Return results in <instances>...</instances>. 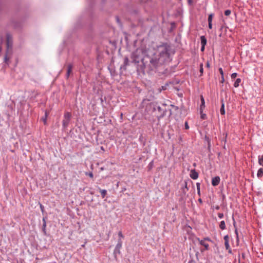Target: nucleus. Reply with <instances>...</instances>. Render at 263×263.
Segmentation results:
<instances>
[{
	"mask_svg": "<svg viewBox=\"0 0 263 263\" xmlns=\"http://www.w3.org/2000/svg\"><path fill=\"white\" fill-rule=\"evenodd\" d=\"M159 61L156 53L147 52L144 55L143 64H138L137 66L138 75H144L145 71L149 74L158 73L159 75H166L168 73V70L167 69H164V66H162Z\"/></svg>",
	"mask_w": 263,
	"mask_h": 263,
	"instance_id": "nucleus-1",
	"label": "nucleus"
},
{
	"mask_svg": "<svg viewBox=\"0 0 263 263\" xmlns=\"http://www.w3.org/2000/svg\"><path fill=\"white\" fill-rule=\"evenodd\" d=\"M175 50L172 48L170 44L163 43L158 46L157 57L159 61L162 66L171 62L173 59V55L175 54Z\"/></svg>",
	"mask_w": 263,
	"mask_h": 263,
	"instance_id": "nucleus-2",
	"label": "nucleus"
},
{
	"mask_svg": "<svg viewBox=\"0 0 263 263\" xmlns=\"http://www.w3.org/2000/svg\"><path fill=\"white\" fill-rule=\"evenodd\" d=\"M6 51L4 57V62L7 65L9 64V59L13 54V37L12 34H6Z\"/></svg>",
	"mask_w": 263,
	"mask_h": 263,
	"instance_id": "nucleus-3",
	"label": "nucleus"
},
{
	"mask_svg": "<svg viewBox=\"0 0 263 263\" xmlns=\"http://www.w3.org/2000/svg\"><path fill=\"white\" fill-rule=\"evenodd\" d=\"M72 48L73 45L71 36L69 35L67 39L64 40L62 43L59 46L58 49L59 55L61 56L65 50H66L67 53H69Z\"/></svg>",
	"mask_w": 263,
	"mask_h": 263,
	"instance_id": "nucleus-4",
	"label": "nucleus"
},
{
	"mask_svg": "<svg viewBox=\"0 0 263 263\" xmlns=\"http://www.w3.org/2000/svg\"><path fill=\"white\" fill-rule=\"evenodd\" d=\"M147 52H143L141 49H137L131 54L132 62L135 64L136 67L138 64H143L144 55Z\"/></svg>",
	"mask_w": 263,
	"mask_h": 263,
	"instance_id": "nucleus-5",
	"label": "nucleus"
},
{
	"mask_svg": "<svg viewBox=\"0 0 263 263\" xmlns=\"http://www.w3.org/2000/svg\"><path fill=\"white\" fill-rule=\"evenodd\" d=\"M188 182H192V181L190 179H186L184 180L183 183L181 185V194H180V199L179 201L185 200L186 198V193L189 191V188L187 187Z\"/></svg>",
	"mask_w": 263,
	"mask_h": 263,
	"instance_id": "nucleus-6",
	"label": "nucleus"
},
{
	"mask_svg": "<svg viewBox=\"0 0 263 263\" xmlns=\"http://www.w3.org/2000/svg\"><path fill=\"white\" fill-rule=\"evenodd\" d=\"M163 106H164V108L161 107L159 105H158V106L157 108V110L156 111L155 117L157 118L158 121H160L164 116H165L167 111L166 108H165L166 104H163Z\"/></svg>",
	"mask_w": 263,
	"mask_h": 263,
	"instance_id": "nucleus-7",
	"label": "nucleus"
},
{
	"mask_svg": "<svg viewBox=\"0 0 263 263\" xmlns=\"http://www.w3.org/2000/svg\"><path fill=\"white\" fill-rule=\"evenodd\" d=\"M71 118V114L68 111H65L63 116V120H62V128L65 130L69 125Z\"/></svg>",
	"mask_w": 263,
	"mask_h": 263,
	"instance_id": "nucleus-8",
	"label": "nucleus"
},
{
	"mask_svg": "<svg viewBox=\"0 0 263 263\" xmlns=\"http://www.w3.org/2000/svg\"><path fill=\"white\" fill-rule=\"evenodd\" d=\"M158 103L157 102H151L148 104L145 107V111L151 112L153 116H155L157 107L158 106Z\"/></svg>",
	"mask_w": 263,
	"mask_h": 263,
	"instance_id": "nucleus-9",
	"label": "nucleus"
},
{
	"mask_svg": "<svg viewBox=\"0 0 263 263\" xmlns=\"http://www.w3.org/2000/svg\"><path fill=\"white\" fill-rule=\"evenodd\" d=\"M122 246V241L121 239H118L117 244L116 245V246L115 247V248L114 249V253H113L114 257L116 260L117 259V254H120L121 253L120 249H121Z\"/></svg>",
	"mask_w": 263,
	"mask_h": 263,
	"instance_id": "nucleus-10",
	"label": "nucleus"
},
{
	"mask_svg": "<svg viewBox=\"0 0 263 263\" xmlns=\"http://www.w3.org/2000/svg\"><path fill=\"white\" fill-rule=\"evenodd\" d=\"M129 63V60L127 57H125L124 58V62L123 64L121 65L120 67V74L122 75L123 74V71H126V66L128 65Z\"/></svg>",
	"mask_w": 263,
	"mask_h": 263,
	"instance_id": "nucleus-11",
	"label": "nucleus"
},
{
	"mask_svg": "<svg viewBox=\"0 0 263 263\" xmlns=\"http://www.w3.org/2000/svg\"><path fill=\"white\" fill-rule=\"evenodd\" d=\"M190 176L192 179L196 180L198 178L199 174L195 169L191 170Z\"/></svg>",
	"mask_w": 263,
	"mask_h": 263,
	"instance_id": "nucleus-12",
	"label": "nucleus"
},
{
	"mask_svg": "<svg viewBox=\"0 0 263 263\" xmlns=\"http://www.w3.org/2000/svg\"><path fill=\"white\" fill-rule=\"evenodd\" d=\"M224 245L226 246V248L227 250H228V253H230V249H229L230 246H229V237L228 235H226L224 237Z\"/></svg>",
	"mask_w": 263,
	"mask_h": 263,
	"instance_id": "nucleus-13",
	"label": "nucleus"
},
{
	"mask_svg": "<svg viewBox=\"0 0 263 263\" xmlns=\"http://www.w3.org/2000/svg\"><path fill=\"white\" fill-rule=\"evenodd\" d=\"M220 179L219 176H215L212 179V184L213 186L217 185L220 182Z\"/></svg>",
	"mask_w": 263,
	"mask_h": 263,
	"instance_id": "nucleus-14",
	"label": "nucleus"
},
{
	"mask_svg": "<svg viewBox=\"0 0 263 263\" xmlns=\"http://www.w3.org/2000/svg\"><path fill=\"white\" fill-rule=\"evenodd\" d=\"M46 217L43 218V226H42V232H43L44 235H46Z\"/></svg>",
	"mask_w": 263,
	"mask_h": 263,
	"instance_id": "nucleus-15",
	"label": "nucleus"
},
{
	"mask_svg": "<svg viewBox=\"0 0 263 263\" xmlns=\"http://www.w3.org/2000/svg\"><path fill=\"white\" fill-rule=\"evenodd\" d=\"M198 241H199V243L201 245L204 247L205 250H209V245L208 243H205L204 240L201 239L200 240L199 238H198Z\"/></svg>",
	"mask_w": 263,
	"mask_h": 263,
	"instance_id": "nucleus-16",
	"label": "nucleus"
},
{
	"mask_svg": "<svg viewBox=\"0 0 263 263\" xmlns=\"http://www.w3.org/2000/svg\"><path fill=\"white\" fill-rule=\"evenodd\" d=\"M233 81H234L233 85L235 87H238L240 85V83L241 82V80L240 78H237V79L234 80Z\"/></svg>",
	"mask_w": 263,
	"mask_h": 263,
	"instance_id": "nucleus-17",
	"label": "nucleus"
},
{
	"mask_svg": "<svg viewBox=\"0 0 263 263\" xmlns=\"http://www.w3.org/2000/svg\"><path fill=\"white\" fill-rule=\"evenodd\" d=\"M100 192L101 194V197L102 198H105L107 194V190L105 189H101L100 187H98Z\"/></svg>",
	"mask_w": 263,
	"mask_h": 263,
	"instance_id": "nucleus-18",
	"label": "nucleus"
},
{
	"mask_svg": "<svg viewBox=\"0 0 263 263\" xmlns=\"http://www.w3.org/2000/svg\"><path fill=\"white\" fill-rule=\"evenodd\" d=\"M232 220L233 221V226H234V227L235 228V235H236V238H238V230L236 228V222L234 220V218L233 217V216L232 215Z\"/></svg>",
	"mask_w": 263,
	"mask_h": 263,
	"instance_id": "nucleus-19",
	"label": "nucleus"
},
{
	"mask_svg": "<svg viewBox=\"0 0 263 263\" xmlns=\"http://www.w3.org/2000/svg\"><path fill=\"white\" fill-rule=\"evenodd\" d=\"M49 112L46 110L45 111V115L42 118V120H43L44 124H46L47 123V118L48 116Z\"/></svg>",
	"mask_w": 263,
	"mask_h": 263,
	"instance_id": "nucleus-20",
	"label": "nucleus"
},
{
	"mask_svg": "<svg viewBox=\"0 0 263 263\" xmlns=\"http://www.w3.org/2000/svg\"><path fill=\"white\" fill-rule=\"evenodd\" d=\"M200 41L201 45H206L207 41L205 36L202 35L200 37Z\"/></svg>",
	"mask_w": 263,
	"mask_h": 263,
	"instance_id": "nucleus-21",
	"label": "nucleus"
},
{
	"mask_svg": "<svg viewBox=\"0 0 263 263\" xmlns=\"http://www.w3.org/2000/svg\"><path fill=\"white\" fill-rule=\"evenodd\" d=\"M219 71L220 73L221 74V80H220V81L221 83H223L224 81V73H223V70H222V68H219Z\"/></svg>",
	"mask_w": 263,
	"mask_h": 263,
	"instance_id": "nucleus-22",
	"label": "nucleus"
},
{
	"mask_svg": "<svg viewBox=\"0 0 263 263\" xmlns=\"http://www.w3.org/2000/svg\"><path fill=\"white\" fill-rule=\"evenodd\" d=\"M257 176L258 178H261L263 176V168H259L258 170L257 173Z\"/></svg>",
	"mask_w": 263,
	"mask_h": 263,
	"instance_id": "nucleus-23",
	"label": "nucleus"
},
{
	"mask_svg": "<svg viewBox=\"0 0 263 263\" xmlns=\"http://www.w3.org/2000/svg\"><path fill=\"white\" fill-rule=\"evenodd\" d=\"M73 64L72 63H69L67 65V72L71 73L73 68Z\"/></svg>",
	"mask_w": 263,
	"mask_h": 263,
	"instance_id": "nucleus-24",
	"label": "nucleus"
},
{
	"mask_svg": "<svg viewBox=\"0 0 263 263\" xmlns=\"http://www.w3.org/2000/svg\"><path fill=\"white\" fill-rule=\"evenodd\" d=\"M220 112L222 115H224L226 113L225 109H224V104L223 102L222 103V104H221V107L220 109Z\"/></svg>",
	"mask_w": 263,
	"mask_h": 263,
	"instance_id": "nucleus-25",
	"label": "nucleus"
},
{
	"mask_svg": "<svg viewBox=\"0 0 263 263\" xmlns=\"http://www.w3.org/2000/svg\"><path fill=\"white\" fill-rule=\"evenodd\" d=\"M219 227L221 230H224L226 229V223L224 220L220 222Z\"/></svg>",
	"mask_w": 263,
	"mask_h": 263,
	"instance_id": "nucleus-26",
	"label": "nucleus"
},
{
	"mask_svg": "<svg viewBox=\"0 0 263 263\" xmlns=\"http://www.w3.org/2000/svg\"><path fill=\"white\" fill-rule=\"evenodd\" d=\"M154 167V160L151 161L148 164L147 168L148 170H151Z\"/></svg>",
	"mask_w": 263,
	"mask_h": 263,
	"instance_id": "nucleus-27",
	"label": "nucleus"
},
{
	"mask_svg": "<svg viewBox=\"0 0 263 263\" xmlns=\"http://www.w3.org/2000/svg\"><path fill=\"white\" fill-rule=\"evenodd\" d=\"M214 15V14L212 13L209 15L208 20V23H212V20H213Z\"/></svg>",
	"mask_w": 263,
	"mask_h": 263,
	"instance_id": "nucleus-28",
	"label": "nucleus"
},
{
	"mask_svg": "<svg viewBox=\"0 0 263 263\" xmlns=\"http://www.w3.org/2000/svg\"><path fill=\"white\" fill-rule=\"evenodd\" d=\"M139 141L143 143V145L144 146L145 144V142L144 140V138L142 135H141L139 137Z\"/></svg>",
	"mask_w": 263,
	"mask_h": 263,
	"instance_id": "nucleus-29",
	"label": "nucleus"
},
{
	"mask_svg": "<svg viewBox=\"0 0 263 263\" xmlns=\"http://www.w3.org/2000/svg\"><path fill=\"white\" fill-rule=\"evenodd\" d=\"M199 72L200 73V76H202L203 73V64L202 63L200 64Z\"/></svg>",
	"mask_w": 263,
	"mask_h": 263,
	"instance_id": "nucleus-30",
	"label": "nucleus"
},
{
	"mask_svg": "<svg viewBox=\"0 0 263 263\" xmlns=\"http://www.w3.org/2000/svg\"><path fill=\"white\" fill-rule=\"evenodd\" d=\"M263 163V155L258 156V164H262Z\"/></svg>",
	"mask_w": 263,
	"mask_h": 263,
	"instance_id": "nucleus-31",
	"label": "nucleus"
},
{
	"mask_svg": "<svg viewBox=\"0 0 263 263\" xmlns=\"http://www.w3.org/2000/svg\"><path fill=\"white\" fill-rule=\"evenodd\" d=\"M237 76V73L236 72L231 73V81H233L234 80L236 79Z\"/></svg>",
	"mask_w": 263,
	"mask_h": 263,
	"instance_id": "nucleus-32",
	"label": "nucleus"
},
{
	"mask_svg": "<svg viewBox=\"0 0 263 263\" xmlns=\"http://www.w3.org/2000/svg\"><path fill=\"white\" fill-rule=\"evenodd\" d=\"M168 83H166L164 85L162 86L161 88V90H165L167 89V87L168 86Z\"/></svg>",
	"mask_w": 263,
	"mask_h": 263,
	"instance_id": "nucleus-33",
	"label": "nucleus"
},
{
	"mask_svg": "<svg viewBox=\"0 0 263 263\" xmlns=\"http://www.w3.org/2000/svg\"><path fill=\"white\" fill-rule=\"evenodd\" d=\"M108 69H109V70L110 71L111 76L115 77L116 75V73L115 70H112V69H111L109 68H108Z\"/></svg>",
	"mask_w": 263,
	"mask_h": 263,
	"instance_id": "nucleus-34",
	"label": "nucleus"
},
{
	"mask_svg": "<svg viewBox=\"0 0 263 263\" xmlns=\"http://www.w3.org/2000/svg\"><path fill=\"white\" fill-rule=\"evenodd\" d=\"M200 118L201 119L204 120L206 118V115L205 114H203V112H200Z\"/></svg>",
	"mask_w": 263,
	"mask_h": 263,
	"instance_id": "nucleus-35",
	"label": "nucleus"
},
{
	"mask_svg": "<svg viewBox=\"0 0 263 263\" xmlns=\"http://www.w3.org/2000/svg\"><path fill=\"white\" fill-rule=\"evenodd\" d=\"M204 107H205V104H202V103H201V105L200 106V112H203V108H204Z\"/></svg>",
	"mask_w": 263,
	"mask_h": 263,
	"instance_id": "nucleus-36",
	"label": "nucleus"
},
{
	"mask_svg": "<svg viewBox=\"0 0 263 263\" xmlns=\"http://www.w3.org/2000/svg\"><path fill=\"white\" fill-rule=\"evenodd\" d=\"M118 236L119 237V239H122L124 238V235L122 234V232L121 231H119L118 232Z\"/></svg>",
	"mask_w": 263,
	"mask_h": 263,
	"instance_id": "nucleus-37",
	"label": "nucleus"
},
{
	"mask_svg": "<svg viewBox=\"0 0 263 263\" xmlns=\"http://www.w3.org/2000/svg\"><path fill=\"white\" fill-rule=\"evenodd\" d=\"M86 175H88L90 178H93V174L92 172H89V173L87 172V173H86Z\"/></svg>",
	"mask_w": 263,
	"mask_h": 263,
	"instance_id": "nucleus-38",
	"label": "nucleus"
},
{
	"mask_svg": "<svg viewBox=\"0 0 263 263\" xmlns=\"http://www.w3.org/2000/svg\"><path fill=\"white\" fill-rule=\"evenodd\" d=\"M125 39H126L127 43L128 44L129 42L128 41V37L130 35V34L126 33L125 34Z\"/></svg>",
	"mask_w": 263,
	"mask_h": 263,
	"instance_id": "nucleus-39",
	"label": "nucleus"
},
{
	"mask_svg": "<svg viewBox=\"0 0 263 263\" xmlns=\"http://www.w3.org/2000/svg\"><path fill=\"white\" fill-rule=\"evenodd\" d=\"M184 128H185V129H189V128H190L189 125L188 123H187V121H186V122H185V123H184Z\"/></svg>",
	"mask_w": 263,
	"mask_h": 263,
	"instance_id": "nucleus-40",
	"label": "nucleus"
},
{
	"mask_svg": "<svg viewBox=\"0 0 263 263\" xmlns=\"http://www.w3.org/2000/svg\"><path fill=\"white\" fill-rule=\"evenodd\" d=\"M224 14L228 16L230 15V10H227L224 12Z\"/></svg>",
	"mask_w": 263,
	"mask_h": 263,
	"instance_id": "nucleus-41",
	"label": "nucleus"
},
{
	"mask_svg": "<svg viewBox=\"0 0 263 263\" xmlns=\"http://www.w3.org/2000/svg\"><path fill=\"white\" fill-rule=\"evenodd\" d=\"M40 206L41 211L42 212V213H43L44 211V206L42 204H40Z\"/></svg>",
	"mask_w": 263,
	"mask_h": 263,
	"instance_id": "nucleus-42",
	"label": "nucleus"
},
{
	"mask_svg": "<svg viewBox=\"0 0 263 263\" xmlns=\"http://www.w3.org/2000/svg\"><path fill=\"white\" fill-rule=\"evenodd\" d=\"M201 102L202 104H205L204 99L202 96H201Z\"/></svg>",
	"mask_w": 263,
	"mask_h": 263,
	"instance_id": "nucleus-43",
	"label": "nucleus"
},
{
	"mask_svg": "<svg viewBox=\"0 0 263 263\" xmlns=\"http://www.w3.org/2000/svg\"><path fill=\"white\" fill-rule=\"evenodd\" d=\"M110 43L115 47L116 46V42L115 41H110Z\"/></svg>",
	"mask_w": 263,
	"mask_h": 263,
	"instance_id": "nucleus-44",
	"label": "nucleus"
},
{
	"mask_svg": "<svg viewBox=\"0 0 263 263\" xmlns=\"http://www.w3.org/2000/svg\"><path fill=\"white\" fill-rule=\"evenodd\" d=\"M116 21L117 22L119 23V24H121V22H120V18H119V17L118 16H116Z\"/></svg>",
	"mask_w": 263,
	"mask_h": 263,
	"instance_id": "nucleus-45",
	"label": "nucleus"
},
{
	"mask_svg": "<svg viewBox=\"0 0 263 263\" xmlns=\"http://www.w3.org/2000/svg\"><path fill=\"white\" fill-rule=\"evenodd\" d=\"M188 4L191 6L193 4V0H187Z\"/></svg>",
	"mask_w": 263,
	"mask_h": 263,
	"instance_id": "nucleus-46",
	"label": "nucleus"
},
{
	"mask_svg": "<svg viewBox=\"0 0 263 263\" xmlns=\"http://www.w3.org/2000/svg\"><path fill=\"white\" fill-rule=\"evenodd\" d=\"M171 106L174 107L175 108V110H177L179 109V107L178 106H175V105H171Z\"/></svg>",
	"mask_w": 263,
	"mask_h": 263,
	"instance_id": "nucleus-47",
	"label": "nucleus"
},
{
	"mask_svg": "<svg viewBox=\"0 0 263 263\" xmlns=\"http://www.w3.org/2000/svg\"><path fill=\"white\" fill-rule=\"evenodd\" d=\"M70 74V73L66 72V79H69Z\"/></svg>",
	"mask_w": 263,
	"mask_h": 263,
	"instance_id": "nucleus-48",
	"label": "nucleus"
},
{
	"mask_svg": "<svg viewBox=\"0 0 263 263\" xmlns=\"http://www.w3.org/2000/svg\"><path fill=\"white\" fill-rule=\"evenodd\" d=\"M205 46V45H201V49H200L201 51H203L204 50Z\"/></svg>",
	"mask_w": 263,
	"mask_h": 263,
	"instance_id": "nucleus-49",
	"label": "nucleus"
},
{
	"mask_svg": "<svg viewBox=\"0 0 263 263\" xmlns=\"http://www.w3.org/2000/svg\"><path fill=\"white\" fill-rule=\"evenodd\" d=\"M218 217L220 218H222L223 217V214L222 213H218Z\"/></svg>",
	"mask_w": 263,
	"mask_h": 263,
	"instance_id": "nucleus-50",
	"label": "nucleus"
},
{
	"mask_svg": "<svg viewBox=\"0 0 263 263\" xmlns=\"http://www.w3.org/2000/svg\"><path fill=\"white\" fill-rule=\"evenodd\" d=\"M203 240H208V241H211V239L209 237H205Z\"/></svg>",
	"mask_w": 263,
	"mask_h": 263,
	"instance_id": "nucleus-51",
	"label": "nucleus"
},
{
	"mask_svg": "<svg viewBox=\"0 0 263 263\" xmlns=\"http://www.w3.org/2000/svg\"><path fill=\"white\" fill-rule=\"evenodd\" d=\"M196 186H197V189H200V183L197 182V183H196Z\"/></svg>",
	"mask_w": 263,
	"mask_h": 263,
	"instance_id": "nucleus-52",
	"label": "nucleus"
},
{
	"mask_svg": "<svg viewBox=\"0 0 263 263\" xmlns=\"http://www.w3.org/2000/svg\"><path fill=\"white\" fill-rule=\"evenodd\" d=\"M208 25L209 28L211 29L212 28V23H208Z\"/></svg>",
	"mask_w": 263,
	"mask_h": 263,
	"instance_id": "nucleus-53",
	"label": "nucleus"
},
{
	"mask_svg": "<svg viewBox=\"0 0 263 263\" xmlns=\"http://www.w3.org/2000/svg\"><path fill=\"white\" fill-rule=\"evenodd\" d=\"M206 66L208 67V68H209L210 66V63L209 61H208L206 63Z\"/></svg>",
	"mask_w": 263,
	"mask_h": 263,
	"instance_id": "nucleus-54",
	"label": "nucleus"
},
{
	"mask_svg": "<svg viewBox=\"0 0 263 263\" xmlns=\"http://www.w3.org/2000/svg\"><path fill=\"white\" fill-rule=\"evenodd\" d=\"M197 194L199 195H200V189H197Z\"/></svg>",
	"mask_w": 263,
	"mask_h": 263,
	"instance_id": "nucleus-55",
	"label": "nucleus"
},
{
	"mask_svg": "<svg viewBox=\"0 0 263 263\" xmlns=\"http://www.w3.org/2000/svg\"><path fill=\"white\" fill-rule=\"evenodd\" d=\"M198 200L200 203H202V200L201 198H199Z\"/></svg>",
	"mask_w": 263,
	"mask_h": 263,
	"instance_id": "nucleus-56",
	"label": "nucleus"
},
{
	"mask_svg": "<svg viewBox=\"0 0 263 263\" xmlns=\"http://www.w3.org/2000/svg\"><path fill=\"white\" fill-rule=\"evenodd\" d=\"M220 29H221V31H222H222H223V27H221ZM224 31L227 32V30H226V29H225V30H224Z\"/></svg>",
	"mask_w": 263,
	"mask_h": 263,
	"instance_id": "nucleus-57",
	"label": "nucleus"
},
{
	"mask_svg": "<svg viewBox=\"0 0 263 263\" xmlns=\"http://www.w3.org/2000/svg\"><path fill=\"white\" fill-rule=\"evenodd\" d=\"M100 101L101 102V103H102L103 102V101H104V100H103V99L102 98H100Z\"/></svg>",
	"mask_w": 263,
	"mask_h": 263,
	"instance_id": "nucleus-58",
	"label": "nucleus"
},
{
	"mask_svg": "<svg viewBox=\"0 0 263 263\" xmlns=\"http://www.w3.org/2000/svg\"><path fill=\"white\" fill-rule=\"evenodd\" d=\"M101 149L103 151H105V149H104V148L103 147V146H101Z\"/></svg>",
	"mask_w": 263,
	"mask_h": 263,
	"instance_id": "nucleus-59",
	"label": "nucleus"
},
{
	"mask_svg": "<svg viewBox=\"0 0 263 263\" xmlns=\"http://www.w3.org/2000/svg\"><path fill=\"white\" fill-rule=\"evenodd\" d=\"M172 110L171 109H170V114H169V116H171L172 115Z\"/></svg>",
	"mask_w": 263,
	"mask_h": 263,
	"instance_id": "nucleus-60",
	"label": "nucleus"
},
{
	"mask_svg": "<svg viewBox=\"0 0 263 263\" xmlns=\"http://www.w3.org/2000/svg\"><path fill=\"white\" fill-rule=\"evenodd\" d=\"M2 47H1V46H0V52L2 51Z\"/></svg>",
	"mask_w": 263,
	"mask_h": 263,
	"instance_id": "nucleus-61",
	"label": "nucleus"
},
{
	"mask_svg": "<svg viewBox=\"0 0 263 263\" xmlns=\"http://www.w3.org/2000/svg\"><path fill=\"white\" fill-rule=\"evenodd\" d=\"M219 36H222V34H221V33H220V34H219Z\"/></svg>",
	"mask_w": 263,
	"mask_h": 263,
	"instance_id": "nucleus-62",
	"label": "nucleus"
},
{
	"mask_svg": "<svg viewBox=\"0 0 263 263\" xmlns=\"http://www.w3.org/2000/svg\"><path fill=\"white\" fill-rule=\"evenodd\" d=\"M84 246H85V245H82V247H84Z\"/></svg>",
	"mask_w": 263,
	"mask_h": 263,
	"instance_id": "nucleus-63",
	"label": "nucleus"
},
{
	"mask_svg": "<svg viewBox=\"0 0 263 263\" xmlns=\"http://www.w3.org/2000/svg\"><path fill=\"white\" fill-rule=\"evenodd\" d=\"M123 190H126V189H123L122 191H123Z\"/></svg>",
	"mask_w": 263,
	"mask_h": 263,
	"instance_id": "nucleus-64",
	"label": "nucleus"
}]
</instances>
